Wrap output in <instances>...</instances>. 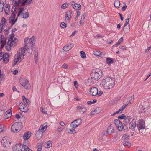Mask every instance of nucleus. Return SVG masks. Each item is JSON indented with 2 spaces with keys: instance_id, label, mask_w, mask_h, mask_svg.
<instances>
[{
  "instance_id": "obj_54",
  "label": "nucleus",
  "mask_w": 151,
  "mask_h": 151,
  "mask_svg": "<svg viewBox=\"0 0 151 151\" xmlns=\"http://www.w3.org/2000/svg\"><path fill=\"white\" fill-rule=\"evenodd\" d=\"M76 130L74 129H69V131H68V132L70 134H75L76 133Z\"/></svg>"
},
{
  "instance_id": "obj_18",
  "label": "nucleus",
  "mask_w": 151,
  "mask_h": 151,
  "mask_svg": "<svg viewBox=\"0 0 151 151\" xmlns=\"http://www.w3.org/2000/svg\"><path fill=\"white\" fill-rule=\"evenodd\" d=\"M16 7L15 6L13 5L12 9V12L10 18L15 19L16 14V12L15 13L14 12L16 11Z\"/></svg>"
},
{
  "instance_id": "obj_60",
  "label": "nucleus",
  "mask_w": 151,
  "mask_h": 151,
  "mask_svg": "<svg viewBox=\"0 0 151 151\" xmlns=\"http://www.w3.org/2000/svg\"><path fill=\"white\" fill-rule=\"evenodd\" d=\"M20 0H16L15 1V4L17 6H18L20 2Z\"/></svg>"
},
{
  "instance_id": "obj_3",
  "label": "nucleus",
  "mask_w": 151,
  "mask_h": 151,
  "mask_svg": "<svg viewBox=\"0 0 151 151\" xmlns=\"http://www.w3.org/2000/svg\"><path fill=\"white\" fill-rule=\"evenodd\" d=\"M138 112L140 115L142 116L148 115L150 114L149 107L147 106H144L142 104L140 105L139 106Z\"/></svg>"
},
{
  "instance_id": "obj_7",
  "label": "nucleus",
  "mask_w": 151,
  "mask_h": 151,
  "mask_svg": "<svg viewBox=\"0 0 151 151\" xmlns=\"http://www.w3.org/2000/svg\"><path fill=\"white\" fill-rule=\"evenodd\" d=\"M137 126L138 130L139 131L140 130L144 129L145 127L144 121L142 119L139 120L138 123L137 124Z\"/></svg>"
},
{
  "instance_id": "obj_16",
  "label": "nucleus",
  "mask_w": 151,
  "mask_h": 151,
  "mask_svg": "<svg viewBox=\"0 0 151 151\" xmlns=\"http://www.w3.org/2000/svg\"><path fill=\"white\" fill-rule=\"evenodd\" d=\"M114 127L111 124L107 129V134H108L110 135L114 132Z\"/></svg>"
},
{
  "instance_id": "obj_47",
  "label": "nucleus",
  "mask_w": 151,
  "mask_h": 151,
  "mask_svg": "<svg viewBox=\"0 0 151 151\" xmlns=\"http://www.w3.org/2000/svg\"><path fill=\"white\" fill-rule=\"evenodd\" d=\"M8 46H6V49L8 51L10 50L11 49V47H12V46H10V44L9 43V42H8L7 43Z\"/></svg>"
},
{
  "instance_id": "obj_50",
  "label": "nucleus",
  "mask_w": 151,
  "mask_h": 151,
  "mask_svg": "<svg viewBox=\"0 0 151 151\" xmlns=\"http://www.w3.org/2000/svg\"><path fill=\"white\" fill-rule=\"evenodd\" d=\"M127 104H126L125 105H123L120 109H119L122 112V111L125 109L127 106Z\"/></svg>"
},
{
  "instance_id": "obj_40",
  "label": "nucleus",
  "mask_w": 151,
  "mask_h": 151,
  "mask_svg": "<svg viewBox=\"0 0 151 151\" xmlns=\"http://www.w3.org/2000/svg\"><path fill=\"white\" fill-rule=\"evenodd\" d=\"M80 54L81 57L83 58H86V55L84 52L83 51H81L80 52Z\"/></svg>"
},
{
  "instance_id": "obj_38",
  "label": "nucleus",
  "mask_w": 151,
  "mask_h": 151,
  "mask_svg": "<svg viewBox=\"0 0 151 151\" xmlns=\"http://www.w3.org/2000/svg\"><path fill=\"white\" fill-rule=\"evenodd\" d=\"M38 56V51H35V53L34 55V58L35 59V62L36 63H37Z\"/></svg>"
},
{
  "instance_id": "obj_2",
  "label": "nucleus",
  "mask_w": 151,
  "mask_h": 151,
  "mask_svg": "<svg viewBox=\"0 0 151 151\" xmlns=\"http://www.w3.org/2000/svg\"><path fill=\"white\" fill-rule=\"evenodd\" d=\"M101 75L102 71L99 68L93 70L90 74L91 79L97 81L101 78Z\"/></svg>"
},
{
  "instance_id": "obj_41",
  "label": "nucleus",
  "mask_w": 151,
  "mask_h": 151,
  "mask_svg": "<svg viewBox=\"0 0 151 151\" xmlns=\"http://www.w3.org/2000/svg\"><path fill=\"white\" fill-rule=\"evenodd\" d=\"M47 128V127H46V126L42 127L41 128V127H40L39 130H40V131H41L42 132L44 133V132L46 129Z\"/></svg>"
},
{
  "instance_id": "obj_13",
  "label": "nucleus",
  "mask_w": 151,
  "mask_h": 151,
  "mask_svg": "<svg viewBox=\"0 0 151 151\" xmlns=\"http://www.w3.org/2000/svg\"><path fill=\"white\" fill-rule=\"evenodd\" d=\"M90 94L93 96H96L98 94V90L96 87L91 88L90 91Z\"/></svg>"
},
{
  "instance_id": "obj_34",
  "label": "nucleus",
  "mask_w": 151,
  "mask_h": 151,
  "mask_svg": "<svg viewBox=\"0 0 151 151\" xmlns=\"http://www.w3.org/2000/svg\"><path fill=\"white\" fill-rule=\"evenodd\" d=\"M106 62L108 64H110L114 62L113 59L109 57L107 58H106Z\"/></svg>"
},
{
  "instance_id": "obj_59",
  "label": "nucleus",
  "mask_w": 151,
  "mask_h": 151,
  "mask_svg": "<svg viewBox=\"0 0 151 151\" xmlns=\"http://www.w3.org/2000/svg\"><path fill=\"white\" fill-rule=\"evenodd\" d=\"M77 15L75 19L76 20H77L78 19V17L80 15V12L79 11H77Z\"/></svg>"
},
{
  "instance_id": "obj_63",
  "label": "nucleus",
  "mask_w": 151,
  "mask_h": 151,
  "mask_svg": "<svg viewBox=\"0 0 151 151\" xmlns=\"http://www.w3.org/2000/svg\"><path fill=\"white\" fill-rule=\"evenodd\" d=\"M9 8H8L7 9H5V13L6 15H8L9 14Z\"/></svg>"
},
{
  "instance_id": "obj_6",
  "label": "nucleus",
  "mask_w": 151,
  "mask_h": 151,
  "mask_svg": "<svg viewBox=\"0 0 151 151\" xmlns=\"http://www.w3.org/2000/svg\"><path fill=\"white\" fill-rule=\"evenodd\" d=\"M11 141L10 139L6 136L4 137L1 141V144L4 147H9L11 145Z\"/></svg>"
},
{
  "instance_id": "obj_27",
  "label": "nucleus",
  "mask_w": 151,
  "mask_h": 151,
  "mask_svg": "<svg viewBox=\"0 0 151 151\" xmlns=\"http://www.w3.org/2000/svg\"><path fill=\"white\" fill-rule=\"evenodd\" d=\"M129 26L127 25V26H124L123 31L125 33H128L129 31Z\"/></svg>"
},
{
  "instance_id": "obj_55",
  "label": "nucleus",
  "mask_w": 151,
  "mask_h": 151,
  "mask_svg": "<svg viewBox=\"0 0 151 151\" xmlns=\"http://www.w3.org/2000/svg\"><path fill=\"white\" fill-rule=\"evenodd\" d=\"M18 61L17 60H16V59L14 58L13 60V62L12 64V66H14L16 65L17 63H18Z\"/></svg>"
},
{
  "instance_id": "obj_39",
  "label": "nucleus",
  "mask_w": 151,
  "mask_h": 151,
  "mask_svg": "<svg viewBox=\"0 0 151 151\" xmlns=\"http://www.w3.org/2000/svg\"><path fill=\"white\" fill-rule=\"evenodd\" d=\"M114 123L115 124L116 126L118 125L119 124V125H120V123H122L118 119H115L114 120Z\"/></svg>"
},
{
  "instance_id": "obj_51",
  "label": "nucleus",
  "mask_w": 151,
  "mask_h": 151,
  "mask_svg": "<svg viewBox=\"0 0 151 151\" xmlns=\"http://www.w3.org/2000/svg\"><path fill=\"white\" fill-rule=\"evenodd\" d=\"M60 27L63 28H65L66 27V24L64 22H62L60 24Z\"/></svg>"
},
{
  "instance_id": "obj_1",
  "label": "nucleus",
  "mask_w": 151,
  "mask_h": 151,
  "mask_svg": "<svg viewBox=\"0 0 151 151\" xmlns=\"http://www.w3.org/2000/svg\"><path fill=\"white\" fill-rule=\"evenodd\" d=\"M102 85L106 89H110L114 85V80L110 77H105L102 81Z\"/></svg>"
},
{
  "instance_id": "obj_46",
  "label": "nucleus",
  "mask_w": 151,
  "mask_h": 151,
  "mask_svg": "<svg viewBox=\"0 0 151 151\" xmlns=\"http://www.w3.org/2000/svg\"><path fill=\"white\" fill-rule=\"evenodd\" d=\"M133 97L131 96L129 97V103L130 104L132 103L134 100V95H133Z\"/></svg>"
},
{
  "instance_id": "obj_57",
  "label": "nucleus",
  "mask_w": 151,
  "mask_h": 151,
  "mask_svg": "<svg viewBox=\"0 0 151 151\" xmlns=\"http://www.w3.org/2000/svg\"><path fill=\"white\" fill-rule=\"evenodd\" d=\"M40 111L43 113L44 114H47V111H45V110L44 111V109L42 107L40 108Z\"/></svg>"
},
{
  "instance_id": "obj_25",
  "label": "nucleus",
  "mask_w": 151,
  "mask_h": 151,
  "mask_svg": "<svg viewBox=\"0 0 151 151\" xmlns=\"http://www.w3.org/2000/svg\"><path fill=\"white\" fill-rule=\"evenodd\" d=\"M22 18L23 19H26L28 18L29 16V13L24 11L22 14Z\"/></svg>"
},
{
  "instance_id": "obj_31",
  "label": "nucleus",
  "mask_w": 151,
  "mask_h": 151,
  "mask_svg": "<svg viewBox=\"0 0 151 151\" xmlns=\"http://www.w3.org/2000/svg\"><path fill=\"white\" fill-rule=\"evenodd\" d=\"M123 40V37H121L118 41L116 42V43L112 47H117L118 45H119L121 42Z\"/></svg>"
},
{
  "instance_id": "obj_26",
  "label": "nucleus",
  "mask_w": 151,
  "mask_h": 151,
  "mask_svg": "<svg viewBox=\"0 0 151 151\" xmlns=\"http://www.w3.org/2000/svg\"><path fill=\"white\" fill-rule=\"evenodd\" d=\"M17 41V39L16 38H15L14 40L11 41V42L9 43L10 46H15L17 45L16 42Z\"/></svg>"
},
{
  "instance_id": "obj_29",
  "label": "nucleus",
  "mask_w": 151,
  "mask_h": 151,
  "mask_svg": "<svg viewBox=\"0 0 151 151\" xmlns=\"http://www.w3.org/2000/svg\"><path fill=\"white\" fill-rule=\"evenodd\" d=\"M70 126L72 128H76L78 126V125L76 123V122L73 121L71 123Z\"/></svg>"
},
{
  "instance_id": "obj_48",
  "label": "nucleus",
  "mask_w": 151,
  "mask_h": 151,
  "mask_svg": "<svg viewBox=\"0 0 151 151\" xmlns=\"http://www.w3.org/2000/svg\"><path fill=\"white\" fill-rule=\"evenodd\" d=\"M129 18H127L125 20V23L124 24V26H127V25L129 26Z\"/></svg>"
},
{
  "instance_id": "obj_19",
  "label": "nucleus",
  "mask_w": 151,
  "mask_h": 151,
  "mask_svg": "<svg viewBox=\"0 0 151 151\" xmlns=\"http://www.w3.org/2000/svg\"><path fill=\"white\" fill-rule=\"evenodd\" d=\"M31 134V132H27L24 134L23 137L24 139L26 140H27L30 137Z\"/></svg>"
},
{
  "instance_id": "obj_62",
  "label": "nucleus",
  "mask_w": 151,
  "mask_h": 151,
  "mask_svg": "<svg viewBox=\"0 0 151 151\" xmlns=\"http://www.w3.org/2000/svg\"><path fill=\"white\" fill-rule=\"evenodd\" d=\"M3 5L2 4H0V12H1L3 11Z\"/></svg>"
},
{
  "instance_id": "obj_5",
  "label": "nucleus",
  "mask_w": 151,
  "mask_h": 151,
  "mask_svg": "<svg viewBox=\"0 0 151 151\" xmlns=\"http://www.w3.org/2000/svg\"><path fill=\"white\" fill-rule=\"evenodd\" d=\"M19 82L26 89L28 90L30 88L31 86L28 80L25 78H20L19 79Z\"/></svg>"
},
{
  "instance_id": "obj_11",
  "label": "nucleus",
  "mask_w": 151,
  "mask_h": 151,
  "mask_svg": "<svg viewBox=\"0 0 151 151\" xmlns=\"http://www.w3.org/2000/svg\"><path fill=\"white\" fill-rule=\"evenodd\" d=\"M136 125V120L133 119L129 124V128L133 130H134Z\"/></svg>"
},
{
  "instance_id": "obj_61",
  "label": "nucleus",
  "mask_w": 151,
  "mask_h": 151,
  "mask_svg": "<svg viewBox=\"0 0 151 151\" xmlns=\"http://www.w3.org/2000/svg\"><path fill=\"white\" fill-rule=\"evenodd\" d=\"M4 26V24H1V23H0V33H1L3 29V27Z\"/></svg>"
},
{
  "instance_id": "obj_9",
  "label": "nucleus",
  "mask_w": 151,
  "mask_h": 151,
  "mask_svg": "<svg viewBox=\"0 0 151 151\" xmlns=\"http://www.w3.org/2000/svg\"><path fill=\"white\" fill-rule=\"evenodd\" d=\"M23 146L21 144H16L13 147L14 151H22Z\"/></svg>"
},
{
  "instance_id": "obj_23",
  "label": "nucleus",
  "mask_w": 151,
  "mask_h": 151,
  "mask_svg": "<svg viewBox=\"0 0 151 151\" xmlns=\"http://www.w3.org/2000/svg\"><path fill=\"white\" fill-rule=\"evenodd\" d=\"M65 16L66 20H68L71 17L70 12L69 10H67L66 12Z\"/></svg>"
},
{
  "instance_id": "obj_33",
  "label": "nucleus",
  "mask_w": 151,
  "mask_h": 151,
  "mask_svg": "<svg viewBox=\"0 0 151 151\" xmlns=\"http://www.w3.org/2000/svg\"><path fill=\"white\" fill-rule=\"evenodd\" d=\"M26 47H24L23 48H21V53L20 52V54L21 55V56L22 55L23 57L24 58V56L25 55V50Z\"/></svg>"
},
{
  "instance_id": "obj_32",
  "label": "nucleus",
  "mask_w": 151,
  "mask_h": 151,
  "mask_svg": "<svg viewBox=\"0 0 151 151\" xmlns=\"http://www.w3.org/2000/svg\"><path fill=\"white\" fill-rule=\"evenodd\" d=\"M114 6L116 8H118L120 5V3L118 0H115L114 3Z\"/></svg>"
},
{
  "instance_id": "obj_15",
  "label": "nucleus",
  "mask_w": 151,
  "mask_h": 151,
  "mask_svg": "<svg viewBox=\"0 0 151 151\" xmlns=\"http://www.w3.org/2000/svg\"><path fill=\"white\" fill-rule=\"evenodd\" d=\"M3 61L5 63H7L9 61V55L8 53H5L3 55Z\"/></svg>"
},
{
  "instance_id": "obj_42",
  "label": "nucleus",
  "mask_w": 151,
  "mask_h": 151,
  "mask_svg": "<svg viewBox=\"0 0 151 151\" xmlns=\"http://www.w3.org/2000/svg\"><path fill=\"white\" fill-rule=\"evenodd\" d=\"M26 141V142H25L23 144H22V146L23 147H27H27H29V142L28 141Z\"/></svg>"
},
{
  "instance_id": "obj_21",
  "label": "nucleus",
  "mask_w": 151,
  "mask_h": 151,
  "mask_svg": "<svg viewBox=\"0 0 151 151\" xmlns=\"http://www.w3.org/2000/svg\"><path fill=\"white\" fill-rule=\"evenodd\" d=\"M23 58V57L21 58V55H20V52H18L17 55H15L14 59L16 60H17L18 61H19V60H21L19 62H20L21 61Z\"/></svg>"
},
{
  "instance_id": "obj_52",
  "label": "nucleus",
  "mask_w": 151,
  "mask_h": 151,
  "mask_svg": "<svg viewBox=\"0 0 151 151\" xmlns=\"http://www.w3.org/2000/svg\"><path fill=\"white\" fill-rule=\"evenodd\" d=\"M52 146V144L51 143V141H49L47 142V148H50Z\"/></svg>"
},
{
  "instance_id": "obj_12",
  "label": "nucleus",
  "mask_w": 151,
  "mask_h": 151,
  "mask_svg": "<svg viewBox=\"0 0 151 151\" xmlns=\"http://www.w3.org/2000/svg\"><path fill=\"white\" fill-rule=\"evenodd\" d=\"M77 109L81 114H83L87 110L86 107H83L82 106H78L77 107Z\"/></svg>"
},
{
  "instance_id": "obj_30",
  "label": "nucleus",
  "mask_w": 151,
  "mask_h": 151,
  "mask_svg": "<svg viewBox=\"0 0 151 151\" xmlns=\"http://www.w3.org/2000/svg\"><path fill=\"white\" fill-rule=\"evenodd\" d=\"M94 55L96 56L102 57L101 52L99 51H93Z\"/></svg>"
},
{
  "instance_id": "obj_36",
  "label": "nucleus",
  "mask_w": 151,
  "mask_h": 151,
  "mask_svg": "<svg viewBox=\"0 0 151 151\" xmlns=\"http://www.w3.org/2000/svg\"><path fill=\"white\" fill-rule=\"evenodd\" d=\"M125 118L124 120V122H125L127 123L129 122L132 119V117L129 116H128L126 117Z\"/></svg>"
},
{
  "instance_id": "obj_10",
  "label": "nucleus",
  "mask_w": 151,
  "mask_h": 151,
  "mask_svg": "<svg viewBox=\"0 0 151 151\" xmlns=\"http://www.w3.org/2000/svg\"><path fill=\"white\" fill-rule=\"evenodd\" d=\"M70 3L71 6L74 9L78 10H79L80 9L81 6L80 4L76 3L74 1H70Z\"/></svg>"
},
{
  "instance_id": "obj_43",
  "label": "nucleus",
  "mask_w": 151,
  "mask_h": 151,
  "mask_svg": "<svg viewBox=\"0 0 151 151\" xmlns=\"http://www.w3.org/2000/svg\"><path fill=\"white\" fill-rule=\"evenodd\" d=\"M5 130L4 126L3 125H0V133H3Z\"/></svg>"
},
{
  "instance_id": "obj_8",
  "label": "nucleus",
  "mask_w": 151,
  "mask_h": 151,
  "mask_svg": "<svg viewBox=\"0 0 151 151\" xmlns=\"http://www.w3.org/2000/svg\"><path fill=\"white\" fill-rule=\"evenodd\" d=\"M19 108L20 110L24 112H26L28 110V107L27 105L20 102L19 104Z\"/></svg>"
},
{
  "instance_id": "obj_37",
  "label": "nucleus",
  "mask_w": 151,
  "mask_h": 151,
  "mask_svg": "<svg viewBox=\"0 0 151 151\" xmlns=\"http://www.w3.org/2000/svg\"><path fill=\"white\" fill-rule=\"evenodd\" d=\"M74 121L76 122V123L78 125V126L80 125L82 123V120L80 119H78L74 120Z\"/></svg>"
},
{
  "instance_id": "obj_53",
  "label": "nucleus",
  "mask_w": 151,
  "mask_h": 151,
  "mask_svg": "<svg viewBox=\"0 0 151 151\" xmlns=\"http://www.w3.org/2000/svg\"><path fill=\"white\" fill-rule=\"evenodd\" d=\"M29 38L28 37L24 39V47H26L27 46V42Z\"/></svg>"
},
{
  "instance_id": "obj_17",
  "label": "nucleus",
  "mask_w": 151,
  "mask_h": 151,
  "mask_svg": "<svg viewBox=\"0 0 151 151\" xmlns=\"http://www.w3.org/2000/svg\"><path fill=\"white\" fill-rule=\"evenodd\" d=\"M43 133L38 130L36 132L35 136L37 139H40L42 137Z\"/></svg>"
},
{
  "instance_id": "obj_64",
  "label": "nucleus",
  "mask_w": 151,
  "mask_h": 151,
  "mask_svg": "<svg viewBox=\"0 0 151 151\" xmlns=\"http://www.w3.org/2000/svg\"><path fill=\"white\" fill-rule=\"evenodd\" d=\"M10 29H8V28H7L4 31V34L6 35L8 34V32H7L8 31H9Z\"/></svg>"
},
{
  "instance_id": "obj_35",
  "label": "nucleus",
  "mask_w": 151,
  "mask_h": 151,
  "mask_svg": "<svg viewBox=\"0 0 151 151\" xmlns=\"http://www.w3.org/2000/svg\"><path fill=\"white\" fill-rule=\"evenodd\" d=\"M120 124V125H119V124L118 125H117L116 126V127L118 129L119 131H120L122 130L123 129V128L124 126L122 123H121Z\"/></svg>"
},
{
  "instance_id": "obj_44",
  "label": "nucleus",
  "mask_w": 151,
  "mask_h": 151,
  "mask_svg": "<svg viewBox=\"0 0 151 151\" xmlns=\"http://www.w3.org/2000/svg\"><path fill=\"white\" fill-rule=\"evenodd\" d=\"M68 6L69 4L67 3H65L62 5L61 8L62 9H65L68 7Z\"/></svg>"
},
{
  "instance_id": "obj_20",
  "label": "nucleus",
  "mask_w": 151,
  "mask_h": 151,
  "mask_svg": "<svg viewBox=\"0 0 151 151\" xmlns=\"http://www.w3.org/2000/svg\"><path fill=\"white\" fill-rule=\"evenodd\" d=\"M12 114L11 112L9 111V110L7 111L4 116V119H6L10 118Z\"/></svg>"
},
{
  "instance_id": "obj_24",
  "label": "nucleus",
  "mask_w": 151,
  "mask_h": 151,
  "mask_svg": "<svg viewBox=\"0 0 151 151\" xmlns=\"http://www.w3.org/2000/svg\"><path fill=\"white\" fill-rule=\"evenodd\" d=\"M22 99L24 103L27 105H29V104L30 101L28 99L25 97L24 96H22Z\"/></svg>"
},
{
  "instance_id": "obj_56",
  "label": "nucleus",
  "mask_w": 151,
  "mask_h": 151,
  "mask_svg": "<svg viewBox=\"0 0 151 151\" xmlns=\"http://www.w3.org/2000/svg\"><path fill=\"white\" fill-rule=\"evenodd\" d=\"M124 138L126 139H128L129 138V135L127 134H125L123 136Z\"/></svg>"
},
{
  "instance_id": "obj_49",
  "label": "nucleus",
  "mask_w": 151,
  "mask_h": 151,
  "mask_svg": "<svg viewBox=\"0 0 151 151\" xmlns=\"http://www.w3.org/2000/svg\"><path fill=\"white\" fill-rule=\"evenodd\" d=\"M15 35L14 34H12L10 35L9 36V38L11 40L9 39L8 40V42H9L10 41H11V40H12L13 39Z\"/></svg>"
},
{
  "instance_id": "obj_14",
  "label": "nucleus",
  "mask_w": 151,
  "mask_h": 151,
  "mask_svg": "<svg viewBox=\"0 0 151 151\" xmlns=\"http://www.w3.org/2000/svg\"><path fill=\"white\" fill-rule=\"evenodd\" d=\"M73 47L74 45L73 43L66 45L63 47V50L65 51H67L72 48Z\"/></svg>"
},
{
  "instance_id": "obj_22",
  "label": "nucleus",
  "mask_w": 151,
  "mask_h": 151,
  "mask_svg": "<svg viewBox=\"0 0 151 151\" xmlns=\"http://www.w3.org/2000/svg\"><path fill=\"white\" fill-rule=\"evenodd\" d=\"M35 40L33 37L32 38H30L29 40L28 43L29 44L32 49L33 47V45L34 44Z\"/></svg>"
},
{
  "instance_id": "obj_4",
  "label": "nucleus",
  "mask_w": 151,
  "mask_h": 151,
  "mask_svg": "<svg viewBox=\"0 0 151 151\" xmlns=\"http://www.w3.org/2000/svg\"><path fill=\"white\" fill-rule=\"evenodd\" d=\"M22 127V123L21 122H16L11 126V130L14 133L19 132Z\"/></svg>"
},
{
  "instance_id": "obj_45",
  "label": "nucleus",
  "mask_w": 151,
  "mask_h": 151,
  "mask_svg": "<svg viewBox=\"0 0 151 151\" xmlns=\"http://www.w3.org/2000/svg\"><path fill=\"white\" fill-rule=\"evenodd\" d=\"M126 116L125 114H123L122 115H120L118 117V119H125V118H126Z\"/></svg>"
},
{
  "instance_id": "obj_28",
  "label": "nucleus",
  "mask_w": 151,
  "mask_h": 151,
  "mask_svg": "<svg viewBox=\"0 0 151 151\" xmlns=\"http://www.w3.org/2000/svg\"><path fill=\"white\" fill-rule=\"evenodd\" d=\"M2 36H1V49H2L4 45L6 44V40H3L2 39Z\"/></svg>"
},
{
  "instance_id": "obj_58",
  "label": "nucleus",
  "mask_w": 151,
  "mask_h": 151,
  "mask_svg": "<svg viewBox=\"0 0 151 151\" xmlns=\"http://www.w3.org/2000/svg\"><path fill=\"white\" fill-rule=\"evenodd\" d=\"M62 67L64 69H66L68 68V65L64 63L62 66Z\"/></svg>"
}]
</instances>
